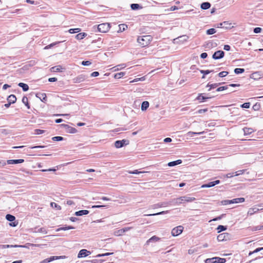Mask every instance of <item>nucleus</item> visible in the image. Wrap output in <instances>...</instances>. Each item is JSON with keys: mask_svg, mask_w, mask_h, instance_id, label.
I'll use <instances>...</instances> for the list:
<instances>
[{"mask_svg": "<svg viewBox=\"0 0 263 263\" xmlns=\"http://www.w3.org/2000/svg\"><path fill=\"white\" fill-rule=\"evenodd\" d=\"M195 200L194 197L182 196L179 198H175L170 201L171 204H180L185 202H192Z\"/></svg>", "mask_w": 263, "mask_h": 263, "instance_id": "obj_1", "label": "nucleus"}, {"mask_svg": "<svg viewBox=\"0 0 263 263\" xmlns=\"http://www.w3.org/2000/svg\"><path fill=\"white\" fill-rule=\"evenodd\" d=\"M153 37L151 35L139 36L137 38V42L143 47L147 46L152 41Z\"/></svg>", "mask_w": 263, "mask_h": 263, "instance_id": "obj_2", "label": "nucleus"}, {"mask_svg": "<svg viewBox=\"0 0 263 263\" xmlns=\"http://www.w3.org/2000/svg\"><path fill=\"white\" fill-rule=\"evenodd\" d=\"M110 26L109 23H103L98 26V30L102 33L107 32L110 29Z\"/></svg>", "mask_w": 263, "mask_h": 263, "instance_id": "obj_3", "label": "nucleus"}, {"mask_svg": "<svg viewBox=\"0 0 263 263\" xmlns=\"http://www.w3.org/2000/svg\"><path fill=\"white\" fill-rule=\"evenodd\" d=\"M183 230V227L181 226H177L172 230V235L173 236H177L182 233Z\"/></svg>", "mask_w": 263, "mask_h": 263, "instance_id": "obj_4", "label": "nucleus"}, {"mask_svg": "<svg viewBox=\"0 0 263 263\" xmlns=\"http://www.w3.org/2000/svg\"><path fill=\"white\" fill-rule=\"evenodd\" d=\"M129 141L127 140L123 139L122 140H117L115 142V146L116 148H121L124 145H128Z\"/></svg>", "mask_w": 263, "mask_h": 263, "instance_id": "obj_5", "label": "nucleus"}, {"mask_svg": "<svg viewBox=\"0 0 263 263\" xmlns=\"http://www.w3.org/2000/svg\"><path fill=\"white\" fill-rule=\"evenodd\" d=\"M66 258V256H51L49 258H46L45 259H44L43 260H42L41 263H47V262H50L52 261H53L54 260H57V259H63V258Z\"/></svg>", "mask_w": 263, "mask_h": 263, "instance_id": "obj_6", "label": "nucleus"}, {"mask_svg": "<svg viewBox=\"0 0 263 263\" xmlns=\"http://www.w3.org/2000/svg\"><path fill=\"white\" fill-rule=\"evenodd\" d=\"M61 126L65 128L67 133L74 134L77 132V130L75 128L71 127L67 124H62Z\"/></svg>", "mask_w": 263, "mask_h": 263, "instance_id": "obj_7", "label": "nucleus"}, {"mask_svg": "<svg viewBox=\"0 0 263 263\" xmlns=\"http://www.w3.org/2000/svg\"><path fill=\"white\" fill-rule=\"evenodd\" d=\"M224 55V51L222 50H218L214 52L212 55L213 59L215 60H218L222 58Z\"/></svg>", "mask_w": 263, "mask_h": 263, "instance_id": "obj_8", "label": "nucleus"}, {"mask_svg": "<svg viewBox=\"0 0 263 263\" xmlns=\"http://www.w3.org/2000/svg\"><path fill=\"white\" fill-rule=\"evenodd\" d=\"M87 78L84 74H80L73 79V82L76 83H79L83 82Z\"/></svg>", "mask_w": 263, "mask_h": 263, "instance_id": "obj_9", "label": "nucleus"}, {"mask_svg": "<svg viewBox=\"0 0 263 263\" xmlns=\"http://www.w3.org/2000/svg\"><path fill=\"white\" fill-rule=\"evenodd\" d=\"M91 254V252L89 251H87L86 249H82L81 250L78 255V258H82L84 257H86Z\"/></svg>", "mask_w": 263, "mask_h": 263, "instance_id": "obj_10", "label": "nucleus"}, {"mask_svg": "<svg viewBox=\"0 0 263 263\" xmlns=\"http://www.w3.org/2000/svg\"><path fill=\"white\" fill-rule=\"evenodd\" d=\"M220 183V181L219 180H215L214 181H212L210 182H209L206 184H204L202 185L201 187L202 188H206V187H213L217 184H218Z\"/></svg>", "mask_w": 263, "mask_h": 263, "instance_id": "obj_11", "label": "nucleus"}, {"mask_svg": "<svg viewBox=\"0 0 263 263\" xmlns=\"http://www.w3.org/2000/svg\"><path fill=\"white\" fill-rule=\"evenodd\" d=\"M168 205H171V202L170 201L160 202V203L152 205L151 206V208L155 209V208H160V207H165V206H167Z\"/></svg>", "mask_w": 263, "mask_h": 263, "instance_id": "obj_12", "label": "nucleus"}, {"mask_svg": "<svg viewBox=\"0 0 263 263\" xmlns=\"http://www.w3.org/2000/svg\"><path fill=\"white\" fill-rule=\"evenodd\" d=\"M160 239V238L154 235L146 241L145 246H148L151 242H156L159 241Z\"/></svg>", "mask_w": 263, "mask_h": 263, "instance_id": "obj_13", "label": "nucleus"}, {"mask_svg": "<svg viewBox=\"0 0 263 263\" xmlns=\"http://www.w3.org/2000/svg\"><path fill=\"white\" fill-rule=\"evenodd\" d=\"M212 98H213L212 96L205 97L203 96L202 93H199L197 97L196 98V100L199 101L200 102H202L204 101Z\"/></svg>", "mask_w": 263, "mask_h": 263, "instance_id": "obj_14", "label": "nucleus"}, {"mask_svg": "<svg viewBox=\"0 0 263 263\" xmlns=\"http://www.w3.org/2000/svg\"><path fill=\"white\" fill-rule=\"evenodd\" d=\"M24 162V160L22 159H12L8 160L7 161V163L8 164H16L18 163H21Z\"/></svg>", "mask_w": 263, "mask_h": 263, "instance_id": "obj_15", "label": "nucleus"}, {"mask_svg": "<svg viewBox=\"0 0 263 263\" xmlns=\"http://www.w3.org/2000/svg\"><path fill=\"white\" fill-rule=\"evenodd\" d=\"M228 236H229L228 233H223L218 235L217 239L218 241H219L226 240L227 239V238L228 237Z\"/></svg>", "mask_w": 263, "mask_h": 263, "instance_id": "obj_16", "label": "nucleus"}, {"mask_svg": "<svg viewBox=\"0 0 263 263\" xmlns=\"http://www.w3.org/2000/svg\"><path fill=\"white\" fill-rule=\"evenodd\" d=\"M36 97L43 102H45L47 100L46 95L45 93H37Z\"/></svg>", "mask_w": 263, "mask_h": 263, "instance_id": "obj_17", "label": "nucleus"}, {"mask_svg": "<svg viewBox=\"0 0 263 263\" xmlns=\"http://www.w3.org/2000/svg\"><path fill=\"white\" fill-rule=\"evenodd\" d=\"M89 211L84 210L76 212L74 215L77 216H81L83 215H87L88 214H89Z\"/></svg>", "mask_w": 263, "mask_h": 263, "instance_id": "obj_18", "label": "nucleus"}, {"mask_svg": "<svg viewBox=\"0 0 263 263\" xmlns=\"http://www.w3.org/2000/svg\"><path fill=\"white\" fill-rule=\"evenodd\" d=\"M211 4L209 2H203L200 5V8L202 10H207L211 7Z\"/></svg>", "mask_w": 263, "mask_h": 263, "instance_id": "obj_19", "label": "nucleus"}, {"mask_svg": "<svg viewBox=\"0 0 263 263\" xmlns=\"http://www.w3.org/2000/svg\"><path fill=\"white\" fill-rule=\"evenodd\" d=\"M16 101V98L15 95H11L7 98V101L11 104L14 103Z\"/></svg>", "mask_w": 263, "mask_h": 263, "instance_id": "obj_20", "label": "nucleus"}, {"mask_svg": "<svg viewBox=\"0 0 263 263\" xmlns=\"http://www.w3.org/2000/svg\"><path fill=\"white\" fill-rule=\"evenodd\" d=\"M259 208H257V206H254L253 208H250L249 209L248 212V215H253L254 213L257 212L258 211H259Z\"/></svg>", "mask_w": 263, "mask_h": 263, "instance_id": "obj_21", "label": "nucleus"}, {"mask_svg": "<svg viewBox=\"0 0 263 263\" xmlns=\"http://www.w3.org/2000/svg\"><path fill=\"white\" fill-rule=\"evenodd\" d=\"M63 68L61 65H57L51 68L50 70L51 72H60L62 71Z\"/></svg>", "mask_w": 263, "mask_h": 263, "instance_id": "obj_22", "label": "nucleus"}, {"mask_svg": "<svg viewBox=\"0 0 263 263\" xmlns=\"http://www.w3.org/2000/svg\"><path fill=\"white\" fill-rule=\"evenodd\" d=\"M181 163H182V160L180 159H179V160H177L176 161H171V162H168L167 164V165L168 166H174L180 164Z\"/></svg>", "mask_w": 263, "mask_h": 263, "instance_id": "obj_23", "label": "nucleus"}, {"mask_svg": "<svg viewBox=\"0 0 263 263\" xmlns=\"http://www.w3.org/2000/svg\"><path fill=\"white\" fill-rule=\"evenodd\" d=\"M18 86L21 87L24 91H27L29 90V86L27 84L24 83H19Z\"/></svg>", "mask_w": 263, "mask_h": 263, "instance_id": "obj_24", "label": "nucleus"}, {"mask_svg": "<svg viewBox=\"0 0 263 263\" xmlns=\"http://www.w3.org/2000/svg\"><path fill=\"white\" fill-rule=\"evenodd\" d=\"M232 203H238L243 202L245 201V199L243 197L237 198L231 200Z\"/></svg>", "mask_w": 263, "mask_h": 263, "instance_id": "obj_25", "label": "nucleus"}, {"mask_svg": "<svg viewBox=\"0 0 263 263\" xmlns=\"http://www.w3.org/2000/svg\"><path fill=\"white\" fill-rule=\"evenodd\" d=\"M149 102L148 101H143L141 104V110L142 111L146 110L149 107Z\"/></svg>", "mask_w": 263, "mask_h": 263, "instance_id": "obj_26", "label": "nucleus"}, {"mask_svg": "<svg viewBox=\"0 0 263 263\" xmlns=\"http://www.w3.org/2000/svg\"><path fill=\"white\" fill-rule=\"evenodd\" d=\"M130 8L133 10H136L142 9V7L138 4H132L130 5Z\"/></svg>", "mask_w": 263, "mask_h": 263, "instance_id": "obj_27", "label": "nucleus"}, {"mask_svg": "<svg viewBox=\"0 0 263 263\" xmlns=\"http://www.w3.org/2000/svg\"><path fill=\"white\" fill-rule=\"evenodd\" d=\"M132 229V227H125L118 231V235H121L123 233H125Z\"/></svg>", "mask_w": 263, "mask_h": 263, "instance_id": "obj_28", "label": "nucleus"}, {"mask_svg": "<svg viewBox=\"0 0 263 263\" xmlns=\"http://www.w3.org/2000/svg\"><path fill=\"white\" fill-rule=\"evenodd\" d=\"M221 83H214V84H210V83H209L207 85H206V87H209L210 88L209 89V91L211 90L212 89H214L216 87H217V86H218L219 85H220Z\"/></svg>", "mask_w": 263, "mask_h": 263, "instance_id": "obj_29", "label": "nucleus"}, {"mask_svg": "<svg viewBox=\"0 0 263 263\" xmlns=\"http://www.w3.org/2000/svg\"><path fill=\"white\" fill-rule=\"evenodd\" d=\"M74 229V228L72 226H65V227H61V228L57 229L56 231L59 232L61 230L66 231V230H71V229Z\"/></svg>", "mask_w": 263, "mask_h": 263, "instance_id": "obj_30", "label": "nucleus"}, {"mask_svg": "<svg viewBox=\"0 0 263 263\" xmlns=\"http://www.w3.org/2000/svg\"><path fill=\"white\" fill-rule=\"evenodd\" d=\"M6 219L10 222H12L15 220V217L12 215L8 214L6 216Z\"/></svg>", "mask_w": 263, "mask_h": 263, "instance_id": "obj_31", "label": "nucleus"}, {"mask_svg": "<svg viewBox=\"0 0 263 263\" xmlns=\"http://www.w3.org/2000/svg\"><path fill=\"white\" fill-rule=\"evenodd\" d=\"M245 135H249L253 132V129L252 128L245 127L243 129Z\"/></svg>", "mask_w": 263, "mask_h": 263, "instance_id": "obj_32", "label": "nucleus"}, {"mask_svg": "<svg viewBox=\"0 0 263 263\" xmlns=\"http://www.w3.org/2000/svg\"><path fill=\"white\" fill-rule=\"evenodd\" d=\"M87 35V34L85 32L80 33L76 35V38L77 40H82Z\"/></svg>", "mask_w": 263, "mask_h": 263, "instance_id": "obj_33", "label": "nucleus"}, {"mask_svg": "<svg viewBox=\"0 0 263 263\" xmlns=\"http://www.w3.org/2000/svg\"><path fill=\"white\" fill-rule=\"evenodd\" d=\"M168 212V211H162V212H158V213H157L146 214V215H145V216H156V215H159L165 214L166 213H167Z\"/></svg>", "mask_w": 263, "mask_h": 263, "instance_id": "obj_34", "label": "nucleus"}, {"mask_svg": "<svg viewBox=\"0 0 263 263\" xmlns=\"http://www.w3.org/2000/svg\"><path fill=\"white\" fill-rule=\"evenodd\" d=\"M227 229V226L219 225L217 228V230L218 231V233H220V232H221L222 231H224L226 230Z\"/></svg>", "mask_w": 263, "mask_h": 263, "instance_id": "obj_35", "label": "nucleus"}, {"mask_svg": "<svg viewBox=\"0 0 263 263\" xmlns=\"http://www.w3.org/2000/svg\"><path fill=\"white\" fill-rule=\"evenodd\" d=\"M119 30H118V32H122L124 30H125V29L126 28H127V26L125 24H120L119 25Z\"/></svg>", "mask_w": 263, "mask_h": 263, "instance_id": "obj_36", "label": "nucleus"}, {"mask_svg": "<svg viewBox=\"0 0 263 263\" xmlns=\"http://www.w3.org/2000/svg\"><path fill=\"white\" fill-rule=\"evenodd\" d=\"M22 102L27 106V108H30V105L28 102V98L26 97H23L22 98Z\"/></svg>", "mask_w": 263, "mask_h": 263, "instance_id": "obj_37", "label": "nucleus"}, {"mask_svg": "<svg viewBox=\"0 0 263 263\" xmlns=\"http://www.w3.org/2000/svg\"><path fill=\"white\" fill-rule=\"evenodd\" d=\"M223 23H226V24L223 25V26L225 29H230L233 27V26L231 25V23H229V22L226 21L223 22Z\"/></svg>", "mask_w": 263, "mask_h": 263, "instance_id": "obj_38", "label": "nucleus"}, {"mask_svg": "<svg viewBox=\"0 0 263 263\" xmlns=\"http://www.w3.org/2000/svg\"><path fill=\"white\" fill-rule=\"evenodd\" d=\"M203 133H204V132H199V133L193 132H188L187 133V135L188 136L192 137L193 135H201Z\"/></svg>", "mask_w": 263, "mask_h": 263, "instance_id": "obj_39", "label": "nucleus"}, {"mask_svg": "<svg viewBox=\"0 0 263 263\" xmlns=\"http://www.w3.org/2000/svg\"><path fill=\"white\" fill-rule=\"evenodd\" d=\"M125 74V72H121L119 73H117L115 74L114 78L115 79H120L121 77H123Z\"/></svg>", "mask_w": 263, "mask_h": 263, "instance_id": "obj_40", "label": "nucleus"}, {"mask_svg": "<svg viewBox=\"0 0 263 263\" xmlns=\"http://www.w3.org/2000/svg\"><path fill=\"white\" fill-rule=\"evenodd\" d=\"M215 260L216 261V262L218 263H225L226 261V259L225 258H220L218 257H216Z\"/></svg>", "mask_w": 263, "mask_h": 263, "instance_id": "obj_41", "label": "nucleus"}, {"mask_svg": "<svg viewBox=\"0 0 263 263\" xmlns=\"http://www.w3.org/2000/svg\"><path fill=\"white\" fill-rule=\"evenodd\" d=\"M234 71L235 74H238L243 73L245 71V69L243 68H236L234 69Z\"/></svg>", "mask_w": 263, "mask_h": 263, "instance_id": "obj_42", "label": "nucleus"}, {"mask_svg": "<svg viewBox=\"0 0 263 263\" xmlns=\"http://www.w3.org/2000/svg\"><path fill=\"white\" fill-rule=\"evenodd\" d=\"M216 32V30L214 28H210L206 30V34L208 35H212Z\"/></svg>", "mask_w": 263, "mask_h": 263, "instance_id": "obj_43", "label": "nucleus"}, {"mask_svg": "<svg viewBox=\"0 0 263 263\" xmlns=\"http://www.w3.org/2000/svg\"><path fill=\"white\" fill-rule=\"evenodd\" d=\"M12 247H14V248L24 247V246H21V245H9L3 246V248H12Z\"/></svg>", "mask_w": 263, "mask_h": 263, "instance_id": "obj_44", "label": "nucleus"}, {"mask_svg": "<svg viewBox=\"0 0 263 263\" xmlns=\"http://www.w3.org/2000/svg\"><path fill=\"white\" fill-rule=\"evenodd\" d=\"M60 43V42H54L53 43H51L47 46H46L44 49H48L49 48H51V47H52L53 46H54V45H57L58 44H59Z\"/></svg>", "mask_w": 263, "mask_h": 263, "instance_id": "obj_45", "label": "nucleus"}, {"mask_svg": "<svg viewBox=\"0 0 263 263\" xmlns=\"http://www.w3.org/2000/svg\"><path fill=\"white\" fill-rule=\"evenodd\" d=\"M64 139L63 137L61 136H55L52 138V140L54 141H60Z\"/></svg>", "mask_w": 263, "mask_h": 263, "instance_id": "obj_46", "label": "nucleus"}, {"mask_svg": "<svg viewBox=\"0 0 263 263\" xmlns=\"http://www.w3.org/2000/svg\"><path fill=\"white\" fill-rule=\"evenodd\" d=\"M216 257L211 258H208L205 260V263H215L216 261L215 260Z\"/></svg>", "mask_w": 263, "mask_h": 263, "instance_id": "obj_47", "label": "nucleus"}, {"mask_svg": "<svg viewBox=\"0 0 263 263\" xmlns=\"http://www.w3.org/2000/svg\"><path fill=\"white\" fill-rule=\"evenodd\" d=\"M81 31L80 28H74V29H70L69 30V32L70 33H78Z\"/></svg>", "mask_w": 263, "mask_h": 263, "instance_id": "obj_48", "label": "nucleus"}, {"mask_svg": "<svg viewBox=\"0 0 263 263\" xmlns=\"http://www.w3.org/2000/svg\"><path fill=\"white\" fill-rule=\"evenodd\" d=\"M228 73V71H223L219 72L218 75L219 77L223 78L227 76Z\"/></svg>", "mask_w": 263, "mask_h": 263, "instance_id": "obj_49", "label": "nucleus"}, {"mask_svg": "<svg viewBox=\"0 0 263 263\" xmlns=\"http://www.w3.org/2000/svg\"><path fill=\"white\" fill-rule=\"evenodd\" d=\"M261 250H263V247L262 248H256L255 250H254L253 252H250L249 253V255H251V254H253V253H257V252H259V251H261Z\"/></svg>", "mask_w": 263, "mask_h": 263, "instance_id": "obj_50", "label": "nucleus"}, {"mask_svg": "<svg viewBox=\"0 0 263 263\" xmlns=\"http://www.w3.org/2000/svg\"><path fill=\"white\" fill-rule=\"evenodd\" d=\"M112 254H113V253H103V254H99L96 256V257H101L109 256Z\"/></svg>", "mask_w": 263, "mask_h": 263, "instance_id": "obj_51", "label": "nucleus"}, {"mask_svg": "<svg viewBox=\"0 0 263 263\" xmlns=\"http://www.w3.org/2000/svg\"><path fill=\"white\" fill-rule=\"evenodd\" d=\"M222 205H227L229 204H232L231 200H224L221 201Z\"/></svg>", "mask_w": 263, "mask_h": 263, "instance_id": "obj_52", "label": "nucleus"}, {"mask_svg": "<svg viewBox=\"0 0 263 263\" xmlns=\"http://www.w3.org/2000/svg\"><path fill=\"white\" fill-rule=\"evenodd\" d=\"M214 70H200V73H202L203 75H205V74H208L212 72H213Z\"/></svg>", "mask_w": 263, "mask_h": 263, "instance_id": "obj_53", "label": "nucleus"}, {"mask_svg": "<svg viewBox=\"0 0 263 263\" xmlns=\"http://www.w3.org/2000/svg\"><path fill=\"white\" fill-rule=\"evenodd\" d=\"M250 106V103L247 102L245 103L240 105V107L245 108H249Z\"/></svg>", "mask_w": 263, "mask_h": 263, "instance_id": "obj_54", "label": "nucleus"}, {"mask_svg": "<svg viewBox=\"0 0 263 263\" xmlns=\"http://www.w3.org/2000/svg\"><path fill=\"white\" fill-rule=\"evenodd\" d=\"M37 232L42 233L43 234H47V232L45 228H41L36 231Z\"/></svg>", "mask_w": 263, "mask_h": 263, "instance_id": "obj_55", "label": "nucleus"}, {"mask_svg": "<svg viewBox=\"0 0 263 263\" xmlns=\"http://www.w3.org/2000/svg\"><path fill=\"white\" fill-rule=\"evenodd\" d=\"M128 173L129 174H139L140 173H144V172H139L138 170H135V171H128Z\"/></svg>", "mask_w": 263, "mask_h": 263, "instance_id": "obj_56", "label": "nucleus"}, {"mask_svg": "<svg viewBox=\"0 0 263 263\" xmlns=\"http://www.w3.org/2000/svg\"><path fill=\"white\" fill-rule=\"evenodd\" d=\"M228 88V86H221V87H218L217 89H216V91H223L224 90H226Z\"/></svg>", "mask_w": 263, "mask_h": 263, "instance_id": "obj_57", "label": "nucleus"}, {"mask_svg": "<svg viewBox=\"0 0 263 263\" xmlns=\"http://www.w3.org/2000/svg\"><path fill=\"white\" fill-rule=\"evenodd\" d=\"M50 205L52 207L57 208L58 210L61 209V206L55 202H51Z\"/></svg>", "mask_w": 263, "mask_h": 263, "instance_id": "obj_58", "label": "nucleus"}, {"mask_svg": "<svg viewBox=\"0 0 263 263\" xmlns=\"http://www.w3.org/2000/svg\"><path fill=\"white\" fill-rule=\"evenodd\" d=\"M44 132H45L44 130H42L40 129H35V134H37V135L42 134L44 133Z\"/></svg>", "mask_w": 263, "mask_h": 263, "instance_id": "obj_59", "label": "nucleus"}, {"mask_svg": "<svg viewBox=\"0 0 263 263\" xmlns=\"http://www.w3.org/2000/svg\"><path fill=\"white\" fill-rule=\"evenodd\" d=\"M262 30V29L260 27H256L254 29L253 31L255 33H260Z\"/></svg>", "mask_w": 263, "mask_h": 263, "instance_id": "obj_60", "label": "nucleus"}, {"mask_svg": "<svg viewBox=\"0 0 263 263\" xmlns=\"http://www.w3.org/2000/svg\"><path fill=\"white\" fill-rule=\"evenodd\" d=\"M81 64L83 66H89L91 64V62L89 61H83Z\"/></svg>", "mask_w": 263, "mask_h": 263, "instance_id": "obj_61", "label": "nucleus"}, {"mask_svg": "<svg viewBox=\"0 0 263 263\" xmlns=\"http://www.w3.org/2000/svg\"><path fill=\"white\" fill-rule=\"evenodd\" d=\"M245 170H239L237 172H236V175H234L235 176H237L240 174H242L244 173Z\"/></svg>", "mask_w": 263, "mask_h": 263, "instance_id": "obj_62", "label": "nucleus"}, {"mask_svg": "<svg viewBox=\"0 0 263 263\" xmlns=\"http://www.w3.org/2000/svg\"><path fill=\"white\" fill-rule=\"evenodd\" d=\"M207 111H208V108L200 109H199L197 111V112L198 114H202V113L206 112Z\"/></svg>", "mask_w": 263, "mask_h": 263, "instance_id": "obj_63", "label": "nucleus"}, {"mask_svg": "<svg viewBox=\"0 0 263 263\" xmlns=\"http://www.w3.org/2000/svg\"><path fill=\"white\" fill-rule=\"evenodd\" d=\"M262 229V226H257L253 228V231H257Z\"/></svg>", "mask_w": 263, "mask_h": 263, "instance_id": "obj_64", "label": "nucleus"}]
</instances>
